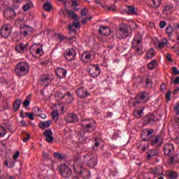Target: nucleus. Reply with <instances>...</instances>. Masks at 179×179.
<instances>
[{
    "mask_svg": "<svg viewBox=\"0 0 179 179\" xmlns=\"http://www.w3.org/2000/svg\"><path fill=\"white\" fill-rule=\"evenodd\" d=\"M80 124L82 127V130L78 133V141L80 143H86V134L94 132L97 128L96 121L90 119L82 120Z\"/></svg>",
    "mask_w": 179,
    "mask_h": 179,
    "instance_id": "1",
    "label": "nucleus"
},
{
    "mask_svg": "<svg viewBox=\"0 0 179 179\" xmlns=\"http://www.w3.org/2000/svg\"><path fill=\"white\" fill-rule=\"evenodd\" d=\"M143 38V36L142 34L137 33L135 34L134 38L131 42V48L133 50H135V52L137 55H141L142 54V40Z\"/></svg>",
    "mask_w": 179,
    "mask_h": 179,
    "instance_id": "2",
    "label": "nucleus"
},
{
    "mask_svg": "<svg viewBox=\"0 0 179 179\" xmlns=\"http://www.w3.org/2000/svg\"><path fill=\"white\" fill-rule=\"evenodd\" d=\"M14 71L19 78L26 76L30 72V65L27 62H20L15 66Z\"/></svg>",
    "mask_w": 179,
    "mask_h": 179,
    "instance_id": "3",
    "label": "nucleus"
},
{
    "mask_svg": "<svg viewBox=\"0 0 179 179\" xmlns=\"http://www.w3.org/2000/svg\"><path fill=\"white\" fill-rule=\"evenodd\" d=\"M129 36V31H128V26L125 24H122L119 26L118 29L116 31L117 38L122 39L127 38Z\"/></svg>",
    "mask_w": 179,
    "mask_h": 179,
    "instance_id": "4",
    "label": "nucleus"
},
{
    "mask_svg": "<svg viewBox=\"0 0 179 179\" xmlns=\"http://www.w3.org/2000/svg\"><path fill=\"white\" fill-rule=\"evenodd\" d=\"M29 52L34 58H38L43 55V48L41 45L34 43L29 48Z\"/></svg>",
    "mask_w": 179,
    "mask_h": 179,
    "instance_id": "5",
    "label": "nucleus"
},
{
    "mask_svg": "<svg viewBox=\"0 0 179 179\" xmlns=\"http://www.w3.org/2000/svg\"><path fill=\"white\" fill-rule=\"evenodd\" d=\"M135 99L136 101L133 102L134 107H136L138 104H143L149 101V96H148V94L145 92L139 93L136 96Z\"/></svg>",
    "mask_w": 179,
    "mask_h": 179,
    "instance_id": "6",
    "label": "nucleus"
},
{
    "mask_svg": "<svg viewBox=\"0 0 179 179\" xmlns=\"http://www.w3.org/2000/svg\"><path fill=\"white\" fill-rule=\"evenodd\" d=\"M58 169L64 178H69L72 176V170L66 164H61L58 166Z\"/></svg>",
    "mask_w": 179,
    "mask_h": 179,
    "instance_id": "7",
    "label": "nucleus"
},
{
    "mask_svg": "<svg viewBox=\"0 0 179 179\" xmlns=\"http://www.w3.org/2000/svg\"><path fill=\"white\" fill-rule=\"evenodd\" d=\"M68 15L69 17H72L75 20L73 23L69 27V29L72 30L73 27L76 29H79L80 27V22H79V20H78V15H76L73 10L69 11Z\"/></svg>",
    "mask_w": 179,
    "mask_h": 179,
    "instance_id": "8",
    "label": "nucleus"
},
{
    "mask_svg": "<svg viewBox=\"0 0 179 179\" xmlns=\"http://www.w3.org/2000/svg\"><path fill=\"white\" fill-rule=\"evenodd\" d=\"M83 159L89 167H94L97 164V159L90 153L84 155Z\"/></svg>",
    "mask_w": 179,
    "mask_h": 179,
    "instance_id": "9",
    "label": "nucleus"
},
{
    "mask_svg": "<svg viewBox=\"0 0 179 179\" xmlns=\"http://www.w3.org/2000/svg\"><path fill=\"white\" fill-rule=\"evenodd\" d=\"M101 73V70L99 65L90 64L89 66V74L92 78H97Z\"/></svg>",
    "mask_w": 179,
    "mask_h": 179,
    "instance_id": "10",
    "label": "nucleus"
},
{
    "mask_svg": "<svg viewBox=\"0 0 179 179\" xmlns=\"http://www.w3.org/2000/svg\"><path fill=\"white\" fill-rule=\"evenodd\" d=\"M12 34V27L9 24H4L0 29V35L4 38H8Z\"/></svg>",
    "mask_w": 179,
    "mask_h": 179,
    "instance_id": "11",
    "label": "nucleus"
},
{
    "mask_svg": "<svg viewBox=\"0 0 179 179\" xmlns=\"http://www.w3.org/2000/svg\"><path fill=\"white\" fill-rule=\"evenodd\" d=\"M163 151L166 156H173L175 152L174 144L173 143H167L163 147Z\"/></svg>",
    "mask_w": 179,
    "mask_h": 179,
    "instance_id": "12",
    "label": "nucleus"
},
{
    "mask_svg": "<svg viewBox=\"0 0 179 179\" xmlns=\"http://www.w3.org/2000/svg\"><path fill=\"white\" fill-rule=\"evenodd\" d=\"M15 50L18 54H24L29 51V43H20L15 47Z\"/></svg>",
    "mask_w": 179,
    "mask_h": 179,
    "instance_id": "13",
    "label": "nucleus"
},
{
    "mask_svg": "<svg viewBox=\"0 0 179 179\" xmlns=\"http://www.w3.org/2000/svg\"><path fill=\"white\" fill-rule=\"evenodd\" d=\"M33 31H34L33 27L28 25H24L20 28V33L22 36H24V37L31 36V34H33Z\"/></svg>",
    "mask_w": 179,
    "mask_h": 179,
    "instance_id": "14",
    "label": "nucleus"
},
{
    "mask_svg": "<svg viewBox=\"0 0 179 179\" xmlns=\"http://www.w3.org/2000/svg\"><path fill=\"white\" fill-rule=\"evenodd\" d=\"M52 82V77L50 76L48 74H44L41 76L39 83L41 85V86H45L47 87L48 86H50L51 85V83Z\"/></svg>",
    "mask_w": 179,
    "mask_h": 179,
    "instance_id": "15",
    "label": "nucleus"
},
{
    "mask_svg": "<svg viewBox=\"0 0 179 179\" xmlns=\"http://www.w3.org/2000/svg\"><path fill=\"white\" fill-rule=\"evenodd\" d=\"M64 58L66 61H75L76 58V50L75 49H67L64 52Z\"/></svg>",
    "mask_w": 179,
    "mask_h": 179,
    "instance_id": "16",
    "label": "nucleus"
},
{
    "mask_svg": "<svg viewBox=\"0 0 179 179\" xmlns=\"http://www.w3.org/2000/svg\"><path fill=\"white\" fill-rule=\"evenodd\" d=\"M155 130L145 129H143L141 133V136L143 141H150L151 138H153V133Z\"/></svg>",
    "mask_w": 179,
    "mask_h": 179,
    "instance_id": "17",
    "label": "nucleus"
},
{
    "mask_svg": "<svg viewBox=\"0 0 179 179\" xmlns=\"http://www.w3.org/2000/svg\"><path fill=\"white\" fill-rule=\"evenodd\" d=\"M73 169L76 174H83V173H87L83 168V164L80 163V160H77L73 164Z\"/></svg>",
    "mask_w": 179,
    "mask_h": 179,
    "instance_id": "18",
    "label": "nucleus"
},
{
    "mask_svg": "<svg viewBox=\"0 0 179 179\" xmlns=\"http://www.w3.org/2000/svg\"><path fill=\"white\" fill-rule=\"evenodd\" d=\"M76 93L78 97H80V99H87V97L90 96V92H89L88 90L84 87L78 88Z\"/></svg>",
    "mask_w": 179,
    "mask_h": 179,
    "instance_id": "19",
    "label": "nucleus"
},
{
    "mask_svg": "<svg viewBox=\"0 0 179 179\" xmlns=\"http://www.w3.org/2000/svg\"><path fill=\"white\" fill-rule=\"evenodd\" d=\"M162 142H163L162 136H155L151 140V145L154 148H160L162 146Z\"/></svg>",
    "mask_w": 179,
    "mask_h": 179,
    "instance_id": "20",
    "label": "nucleus"
},
{
    "mask_svg": "<svg viewBox=\"0 0 179 179\" xmlns=\"http://www.w3.org/2000/svg\"><path fill=\"white\" fill-rule=\"evenodd\" d=\"M78 121H79V117H78V115L75 113H69L66 117V122L69 124H73L78 122Z\"/></svg>",
    "mask_w": 179,
    "mask_h": 179,
    "instance_id": "21",
    "label": "nucleus"
},
{
    "mask_svg": "<svg viewBox=\"0 0 179 179\" xmlns=\"http://www.w3.org/2000/svg\"><path fill=\"white\" fill-rule=\"evenodd\" d=\"M92 52H84L81 56V59L83 62L87 64V62H90L93 61V59L92 58Z\"/></svg>",
    "mask_w": 179,
    "mask_h": 179,
    "instance_id": "22",
    "label": "nucleus"
},
{
    "mask_svg": "<svg viewBox=\"0 0 179 179\" xmlns=\"http://www.w3.org/2000/svg\"><path fill=\"white\" fill-rule=\"evenodd\" d=\"M68 71L64 68L59 67L56 69V74L59 79H64L66 78Z\"/></svg>",
    "mask_w": 179,
    "mask_h": 179,
    "instance_id": "23",
    "label": "nucleus"
},
{
    "mask_svg": "<svg viewBox=\"0 0 179 179\" xmlns=\"http://www.w3.org/2000/svg\"><path fill=\"white\" fill-rule=\"evenodd\" d=\"M16 17V13H15V10L13 8H8L4 13V17L6 19H15Z\"/></svg>",
    "mask_w": 179,
    "mask_h": 179,
    "instance_id": "24",
    "label": "nucleus"
},
{
    "mask_svg": "<svg viewBox=\"0 0 179 179\" xmlns=\"http://www.w3.org/2000/svg\"><path fill=\"white\" fill-rule=\"evenodd\" d=\"M43 136L46 138L47 142L48 143H52L54 141V137L52 136V131L51 129H48L43 132Z\"/></svg>",
    "mask_w": 179,
    "mask_h": 179,
    "instance_id": "25",
    "label": "nucleus"
},
{
    "mask_svg": "<svg viewBox=\"0 0 179 179\" xmlns=\"http://www.w3.org/2000/svg\"><path fill=\"white\" fill-rule=\"evenodd\" d=\"M143 110H145L143 106H138L136 108L134 112V117H136V118H141L142 117V114H143Z\"/></svg>",
    "mask_w": 179,
    "mask_h": 179,
    "instance_id": "26",
    "label": "nucleus"
},
{
    "mask_svg": "<svg viewBox=\"0 0 179 179\" xmlns=\"http://www.w3.org/2000/svg\"><path fill=\"white\" fill-rule=\"evenodd\" d=\"M166 176L167 178L176 179L178 178V173L176 171L169 170L166 171Z\"/></svg>",
    "mask_w": 179,
    "mask_h": 179,
    "instance_id": "27",
    "label": "nucleus"
},
{
    "mask_svg": "<svg viewBox=\"0 0 179 179\" xmlns=\"http://www.w3.org/2000/svg\"><path fill=\"white\" fill-rule=\"evenodd\" d=\"M51 124H52V121H41L38 124V127L41 129H46V128H50L51 127Z\"/></svg>",
    "mask_w": 179,
    "mask_h": 179,
    "instance_id": "28",
    "label": "nucleus"
},
{
    "mask_svg": "<svg viewBox=\"0 0 179 179\" xmlns=\"http://www.w3.org/2000/svg\"><path fill=\"white\" fill-rule=\"evenodd\" d=\"M99 33L102 34V36H109L110 33H111V30L107 27L102 26L99 29Z\"/></svg>",
    "mask_w": 179,
    "mask_h": 179,
    "instance_id": "29",
    "label": "nucleus"
},
{
    "mask_svg": "<svg viewBox=\"0 0 179 179\" xmlns=\"http://www.w3.org/2000/svg\"><path fill=\"white\" fill-rule=\"evenodd\" d=\"M167 44H169V41L166 38L162 39V42H160L157 40L155 42L156 47H158L159 49L164 48Z\"/></svg>",
    "mask_w": 179,
    "mask_h": 179,
    "instance_id": "30",
    "label": "nucleus"
},
{
    "mask_svg": "<svg viewBox=\"0 0 179 179\" xmlns=\"http://www.w3.org/2000/svg\"><path fill=\"white\" fill-rule=\"evenodd\" d=\"M62 99H64L66 103H67V104H71V103H72V101H73V96H72V94H71V92H67L62 97Z\"/></svg>",
    "mask_w": 179,
    "mask_h": 179,
    "instance_id": "31",
    "label": "nucleus"
},
{
    "mask_svg": "<svg viewBox=\"0 0 179 179\" xmlns=\"http://www.w3.org/2000/svg\"><path fill=\"white\" fill-rule=\"evenodd\" d=\"M145 120L147 121L148 124H150V125L155 124L156 122V117H155V115H150L147 116Z\"/></svg>",
    "mask_w": 179,
    "mask_h": 179,
    "instance_id": "32",
    "label": "nucleus"
},
{
    "mask_svg": "<svg viewBox=\"0 0 179 179\" xmlns=\"http://www.w3.org/2000/svg\"><path fill=\"white\" fill-rule=\"evenodd\" d=\"M22 105V101L20 99H16L15 103L13 105V110L16 112L18 109L20 108V106Z\"/></svg>",
    "mask_w": 179,
    "mask_h": 179,
    "instance_id": "33",
    "label": "nucleus"
},
{
    "mask_svg": "<svg viewBox=\"0 0 179 179\" xmlns=\"http://www.w3.org/2000/svg\"><path fill=\"white\" fill-rule=\"evenodd\" d=\"M4 164L6 166V167H8V169H12V167L15 166V160L10 159V160H6L4 161Z\"/></svg>",
    "mask_w": 179,
    "mask_h": 179,
    "instance_id": "34",
    "label": "nucleus"
},
{
    "mask_svg": "<svg viewBox=\"0 0 179 179\" xmlns=\"http://www.w3.org/2000/svg\"><path fill=\"white\" fill-rule=\"evenodd\" d=\"M146 57L149 59H152V58L155 57V50L153 48H151L148 51H147Z\"/></svg>",
    "mask_w": 179,
    "mask_h": 179,
    "instance_id": "35",
    "label": "nucleus"
},
{
    "mask_svg": "<svg viewBox=\"0 0 179 179\" xmlns=\"http://www.w3.org/2000/svg\"><path fill=\"white\" fill-rule=\"evenodd\" d=\"M147 156L148 159H152L154 156H156L157 155V152L155 150H150L149 151L147 152Z\"/></svg>",
    "mask_w": 179,
    "mask_h": 179,
    "instance_id": "36",
    "label": "nucleus"
},
{
    "mask_svg": "<svg viewBox=\"0 0 179 179\" xmlns=\"http://www.w3.org/2000/svg\"><path fill=\"white\" fill-rule=\"evenodd\" d=\"M156 65H157V61L156 59H154L148 64V68L151 71H153V69H155V68H156Z\"/></svg>",
    "mask_w": 179,
    "mask_h": 179,
    "instance_id": "37",
    "label": "nucleus"
},
{
    "mask_svg": "<svg viewBox=\"0 0 179 179\" xmlns=\"http://www.w3.org/2000/svg\"><path fill=\"white\" fill-rule=\"evenodd\" d=\"M178 162V158L177 157H172L168 159L169 164H176Z\"/></svg>",
    "mask_w": 179,
    "mask_h": 179,
    "instance_id": "38",
    "label": "nucleus"
},
{
    "mask_svg": "<svg viewBox=\"0 0 179 179\" xmlns=\"http://www.w3.org/2000/svg\"><path fill=\"white\" fill-rule=\"evenodd\" d=\"M162 0H151V2L154 6V8H159L160 5H162Z\"/></svg>",
    "mask_w": 179,
    "mask_h": 179,
    "instance_id": "39",
    "label": "nucleus"
},
{
    "mask_svg": "<svg viewBox=\"0 0 179 179\" xmlns=\"http://www.w3.org/2000/svg\"><path fill=\"white\" fill-rule=\"evenodd\" d=\"M128 15H136V12L135 11V6H129V10H127Z\"/></svg>",
    "mask_w": 179,
    "mask_h": 179,
    "instance_id": "40",
    "label": "nucleus"
},
{
    "mask_svg": "<svg viewBox=\"0 0 179 179\" xmlns=\"http://www.w3.org/2000/svg\"><path fill=\"white\" fill-rule=\"evenodd\" d=\"M43 9H44V10H46L47 12H50V10H51V9H52V5H51V3H45L43 5Z\"/></svg>",
    "mask_w": 179,
    "mask_h": 179,
    "instance_id": "41",
    "label": "nucleus"
},
{
    "mask_svg": "<svg viewBox=\"0 0 179 179\" xmlns=\"http://www.w3.org/2000/svg\"><path fill=\"white\" fill-rule=\"evenodd\" d=\"M174 8V6L172 4L165 6L163 13H166V12H169V10H171Z\"/></svg>",
    "mask_w": 179,
    "mask_h": 179,
    "instance_id": "42",
    "label": "nucleus"
},
{
    "mask_svg": "<svg viewBox=\"0 0 179 179\" xmlns=\"http://www.w3.org/2000/svg\"><path fill=\"white\" fill-rule=\"evenodd\" d=\"M52 118H53V120L55 121V122H57V121H58V120H59V114H58V112L53 111L52 113Z\"/></svg>",
    "mask_w": 179,
    "mask_h": 179,
    "instance_id": "43",
    "label": "nucleus"
},
{
    "mask_svg": "<svg viewBox=\"0 0 179 179\" xmlns=\"http://www.w3.org/2000/svg\"><path fill=\"white\" fill-rule=\"evenodd\" d=\"M5 135H6V129L2 126H0V138L5 136Z\"/></svg>",
    "mask_w": 179,
    "mask_h": 179,
    "instance_id": "44",
    "label": "nucleus"
},
{
    "mask_svg": "<svg viewBox=\"0 0 179 179\" xmlns=\"http://www.w3.org/2000/svg\"><path fill=\"white\" fill-rule=\"evenodd\" d=\"M173 31H174V29H173V27L168 26L166 29V34H169V36H171V34H173Z\"/></svg>",
    "mask_w": 179,
    "mask_h": 179,
    "instance_id": "45",
    "label": "nucleus"
},
{
    "mask_svg": "<svg viewBox=\"0 0 179 179\" xmlns=\"http://www.w3.org/2000/svg\"><path fill=\"white\" fill-rule=\"evenodd\" d=\"M55 159H57L58 160H62L64 157L59 152H55L53 155Z\"/></svg>",
    "mask_w": 179,
    "mask_h": 179,
    "instance_id": "46",
    "label": "nucleus"
},
{
    "mask_svg": "<svg viewBox=\"0 0 179 179\" xmlns=\"http://www.w3.org/2000/svg\"><path fill=\"white\" fill-rule=\"evenodd\" d=\"M55 37H57V38L59 39V43H61V41H64V40H65V38H66V37L61 35L60 34H56Z\"/></svg>",
    "mask_w": 179,
    "mask_h": 179,
    "instance_id": "47",
    "label": "nucleus"
},
{
    "mask_svg": "<svg viewBox=\"0 0 179 179\" xmlns=\"http://www.w3.org/2000/svg\"><path fill=\"white\" fill-rule=\"evenodd\" d=\"M43 157L45 160H50V159H51L50 154L46 152H43Z\"/></svg>",
    "mask_w": 179,
    "mask_h": 179,
    "instance_id": "48",
    "label": "nucleus"
},
{
    "mask_svg": "<svg viewBox=\"0 0 179 179\" xmlns=\"http://www.w3.org/2000/svg\"><path fill=\"white\" fill-rule=\"evenodd\" d=\"M43 179H58V178L56 177L55 175L51 174V175H46Z\"/></svg>",
    "mask_w": 179,
    "mask_h": 179,
    "instance_id": "49",
    "label": "nucleus"
},
{
    "mask_svg": "<svg viewBox=\"0 0 179 179\" xmlns=\"http://www.w3.org/2000/svg\"><path fill=\"white\" fill-rule=\"evenodd\" d=\"M25 115H26V117H28V118H29V120H31V121H33L34 120V114H33L31 113H26Z\"/></svg>",
    "mask_w": 179,
    "mask_h": 179,
    "instance_id": "50",
    "label": "nucleus"
},
{
    "mask_svg": "<svg viewBox=\"0 0 179 179\" xmlns=\"http://www.w3.org/2000/svg\"><path fill=\"white\" fill-rule=\"evenodd\" d=\"M171 85H179V77H176L174 80L171 79Z\"/></svg>",
    "mask_w": 179,
    "mask_h": 179,
    "instance_id": "51",
    "label": "nucleus"
},
{
    "mask_svg": "<svg viewBox=\"0 0 179 179\" xmlns=\"http://www.w3.org/2000/svg\"><path fill=\"white\" fill-rule=\"evenodd\" d=\"M165 97L167 101H170V100H171V92L168 91V92L165 94Z\"/></svg>",
    "mask_w": 179,
    "mask_h": 179,
    "instance_id": "52",
    "label": "nucleus"
},
{
    "mask_svg": "<svg viewBox=\"0 0 179 179\" xmlns=\"http://www.w3.org/2000/svg\"><path fill=\"white\" fill-rule=\"evenodd\" d=\"M173 110H174L175 113H176L177 115H179V104L176 103L173 107Z\"/></svg>",
    "mask_w": 179,
    "mask_h": 179,
    "instance_id": "53",
    "label": "nucleus"
},
{
    "mask_svg": "<svg viewBox=\"0 0 179 179\" xmlns=\"http://www.w3.org/2000/svg\"><path fill=\"white\" fill-rule=\"evenodd\" d=\"M22 9H23L24 12H27V10H29V9H30V4L27 3V4L24 5L22 7Z\"/></svg>",
    "mask_w": 179,
    "mask_h": 179,
    "instance_id": "54",
    "label": "nucleus"
},
{
    "mask_svg": "<svg viewBox=\"0 0 179 179\" xmlns=\"http://www.w3.org/2000/svg\"><path fill=\"white\" fill-rule=\"evenodd\" d=\"M166 24H167V23L166 22V21H161L159 22L160 29H164L166 27Z\"/></svg>",
    "mask_w": 179,
    "mask_h": 179,
    "instance_id": "55",
    "label": "nucleus"
},
{
    "mask_svg": "<svg viewBox=\"0 0 179 179\" xmlns=\"http://www.w3.org/2000/svg\"><path fill=\"white\" fill-rule=\"evenodd\" d=\"M172 72L174 75H179V70L177 67H173Z\"/></svg>",
    "mask_w": 179,
    "mask_h": 179,
    "instance_id": "56",
    "label": "nucleus"
},
{
    "mask_svg": "<svg viewBox=\"0 0 179 179\" xmlns=\"http://www.w3.org/2000/svg\"><path fill=\"white\" fill-rule=\"evenodd\" d=\"M0 149H1V152H3V150H5L6 149V144H5L3 143H0Z\"/></svg>",
    "mask_w": 179,
    "mask_h": 179,
    "instance_id": "57",
    "label": "nucleus"
},
{
    "mask_svg": "<svg viewBox=\"0 0 179 179\" xmlns=\"http://www.w3.org/2000/svg\"><path fill=\"white\" fill-rule=\"evenodd\" d=\"M23 106H24V107H29V106H30V101L29 99H25L23 102Z\"/></svg>",
    "mask_w": 179,
    "mask_h": 179,
    "instance_id": "58",
    "label": "nucleus"
},
{
    "mask_svg": "<svg viewBox=\"0 0 179 179\" xmlns=\"http://www.w3.org/2000/svg\"><path fill=\"white\" fill-rule=\"evenodd\" d=\"M145 85H147L148 86H150V85H152V80H150V78H146L145 80Z\"/></svg>",
    "mask_w": 179,
    "mask_h": 179,
    "instance_id": "59",
    "label": "nucleus"
},
{
    "mask_svg": "<svg viewBox=\"0 0 179 179\" xmlns=\"http://www.w3.org/2000/svg\"><path fill=\"white\" fill-rule=\"evenodd\" d=\"M19 156H20V152L19 151H16L15 153L14 154V155L13 156L14 160H16V159H17V157H19Z\"/></svg>",
    "mask_w": 179,
    "mask_h": 179,
    "instance_id": "60",
    "label": "nucleus"
},
{
    "mask_svg": "<svg viewBox=\"0 0 179 179\" xmlns=\"http://www.w3.org/2000/svg\"><path fill=\"white\" fill-rule=\"evenodd\" d=\"M27 141H30V134H27L26 136L23 138V142H26Z\"/></svg>",
    "mask_w": 179,
    "mask_h": 179,
    "instance_id": "61",
    "label": "nucleus"
},
{
    "mask_svg": "<svg viewBox=\"0 0 179 179\" xmlns=\"http://www.w3.org/2000/svg\"><path fill=\"white\" fill-rule=\"evenodd\" d=\"M68 41L71 43H75L76 41V37L72 36L71 38H68Z\"/></svg>",
    "mask_w": 179,
    "mask_h": 179,
    "instance_id": "62",
    "label": "nucleus"
},
{
    "mask_svg": "<svg viewBox=\"0 0 179 179\" xmlns=\"http://www.w3.org/2000/svg\"><path fill=\"white\" fill-rule=\"evenodd\" d=\"M81 15L82 16H86V15H87V10L86 8L83 9L81 11Z\"/></svg>",
    "mask_w": 179,
    "mask_h": 179,
    "instance_id": "63",
    "label": "nucleus"
},
{
    "mask_svg": "<svg viewBox=\"0 0 179 179\" xmlns=\"http://www.w3.org/2000/svg\"><path fill=\"white\" fill-rule=\"evenodd\" d=\"M166 88V84H162L161 85L160 89H161L162 92H164Z\"/></svg>",
    "mask_w": 179,
    "mask_h": 179,
    "instance_id": "64",
    "label": "nucleus"
}]
</instances>
